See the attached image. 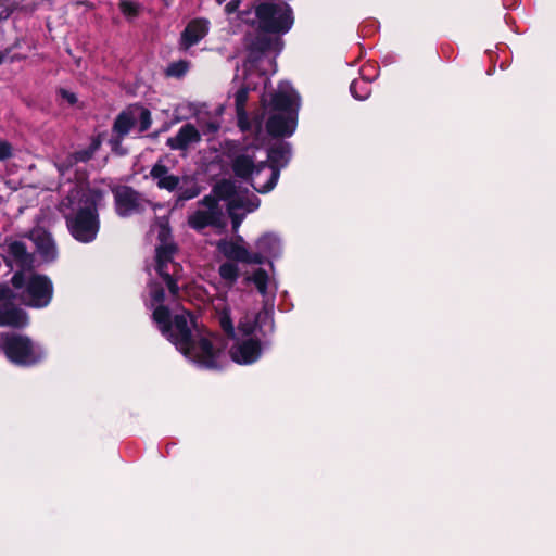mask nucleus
<instances>
[{
  "instance_id": "1",
  "label": "nucleus",
  "mask_w": 556,
  "mask_h": 556,
  "mask_svg": "<svg viewBox=\"0 0 556 556\" xmlns=\"http://www.w3.org/2000/svg\"><path fill=\"white\" fill-rule=\"evenodd\" d=\"M148 287L151 306H155L152 321L160 333L180 353H188L192 343V328H197V317L187 309L173 315L170 308L164 304L166 294L162 285L150 281Z\"/></svg>"
},
{
  "instance_id": "2",
  "label": "nucleus",
  "mask_w": 556,
  "mask_h": 556,
  "mask_svg": "<svg viewBox=\"0 0 556 556\" xmlns=\"http://www.w3.org/2000/svg\"><path fill=\"white\" fill-rule=\"evenodd\" d=\"M102 198L101 190H89L80 200L81 206L73 215L65 217L70 233L75 240L89 243L97 238L100 229L98 204Z\"/></svg>"
},
{
  "instance_id": "3",
  "label": "nucleus",
  "mask_w": 556,
  "mask_h": 556,
  "mask_svg": "<svg viewBox=\"0 0 556 556\" xmlns=\"http://www.w3.org/2000/svg\"><path fill=\"white\" fill-rule=\"evenodd\" d=\"M2 352L12 364L18 367H34L47 357L43 346L28 336L2 332Z\"/></svg>"
},
{
  "instance_id": "4",
  "label": "nucleus",
  "mask_w": 556,
  "mask_h": 556,
  "mask_svg": "<svg viewBox=\"0 0 556 556\" xmlns=\"http://www.w3.org/2000/svg\"><path fill=\"white\" fill-rule=\"evenodd\" d=\"M14 289H24L21 301L33 308L47 307L53 298V283L42 274L33 273L28 278L22 270H17L11 278Z\"/></svg>"
},
{
  "instance_id": "5",
  "label": "nucleus",
  "mask_w": 556,
  "mask_h": 556,
  "mask_svg": "<svg viewBox=\"0 0 556 556\" xmlns=\"http://www.w3.org/2000/svg\"><path fill=\"white\" fill-rule=\"evenodd\" d=\"M258 30L265 34L285 35L294 24L293 9L283 1H262L254 8Z\"/></svg>"
},
{
  "instance_id": "6",
  "label": "nucleus",
  "mask_w": 556,
  "mask_h": 556,
  "mask_svg": "<svg viewBox=\"0 0 556 556\" xmlns=\"http://www.w3.org/2000/svg\"><path fill=\"white\" fill-rule=\"evenodd\" d=\"M177 252L178 245L175 242L159 244L155 248V271L163 279L174 298L179 295V286L175 273L180 265L174 262Z\"/></svg>"
},
{
  "instance_id": "7",
  "label": "nucleus",
  "mask_w": 556,
  "mask_h": 556,
  "mask_svg": "<svg viewBox=\"0 0 556 556\" xmlns=\"http://www.w3.org/2000/svg\"><path fill=\"white\" fill-rule=\"evenodd\" d=\"M268 167L270 168V177L262 185L257 186L251 182L253 189L262 194L270 192L276 186L280 177V172L285 168L291 159V144L286 141H279L267 150Z\"/></svg>"
},
{
  "instance_id": "8",
  "label": "nucleus",
  "mask_w": 556,
  "mask_h": 556,
  "mask_svg": "<svg viewBox=\"0 0 556 556\" xmlns=\"http://www.w3.org/2000/svg\"><path fill=\"white\" fill-rule=\"evenodd\" d=\"M187 358H190L201 368L204 369H219L218 355L219 351L216 350L212 341L206 337H201L198 341L192 336L191 348L188 353H181Z\"/></svg>"
},
{
  "instance_id": "9",
  "label": "nucleus",
  "mask_w": 556,
  "mask_h": 556,
  "mask_svg": "<svg viewBox=\"0 0 556 556\" xmlns=\"http://www.w3.org/2000/svg\"><path fill=\"white\" fill-rule=\"evenodd\" d=\"M14 298L12 289L2 283V327L22 330L29 325V316L25 309L11 302Z\"/></svg>"
},
{
  "instance_id": "10",
  "label": "nucleus",
  "mask_w": 556,
  "mask_h": 556,
  "mask_svg": "<svg viewBox=\"0 0 556 556\" xmlns=\"http://www.w3.org/2000/svg\"><path fill=\"white\" fill-rule=\"evenodd\" d=\"M298 126V112L271 113L266 121V131L273 138L291 137Z\"/></svg>"
},
{
  "instance_id": "11",
  "label": "nucleus",
  "mask_w": 556,
  "mask_h": 556,
  "mask_svg": "<svg viewBox=\"0 0 556 556\" xmlns=\"http://www.w3.org/2000/svg\"><path fill=\"white\" fill-rule=\"evenodd\" d=\"M115 211L121 217H128L140 210V193L130 186H121L113 190Z\"/></svg>"
},
{
  "instance_id": "12",
  "label": "nucleus",
  "mask_w": 556,
  "mask_h": 556,
  "mask_svg": "<svg viewBox=\"0 0 556 556\" xmlns=\"http://www.w3.org/2000/svg\"><path fill=\"white\" fill-rule=\"evenodd\" d=\"M261 355L262 344L261 341L255 338L242 340L230 349L231 359L240 365L253 364Z\"/></svg>"
},
{
  "instance_id": "13",
  "label": "nucleus",
  "mask_w": 556,
  "mask_h": 556,
  "mask_svg": "<svg viewBox=\"0 0 556 556\" xmlns=\"http://www.w3.org/2000/svg\"><path fill=\"white\" fill-rule=\"evenodd\" d=\"M29 239L34 242L37 253L47 262H53L58 257V251L52 235L42 227H35L29 231Z\"/></svg>"
},
{
  "instance_id": "14",
  "label": "nucleus",
  "mask_w": 556,
  "mask_h": 556,
  "mask_svg": "<svg viewBox=\"0 0 556 556\" xmlns=\"http://www.w3.org/2000/svg\"><path fill=\"white\" fill-rule=\"evenodd\" d=\"M208 29L210 22L206 18L191 20L180 35L179 48L186 51L198 45L207 35Z\"/></svg>"
},
{
  "instance_id": "15",
  "label": "nucleus",
  "mask_w": 556,
  "mask_h": 556,
  "mask_svg": "<svg viewBox=\"0 0 556 556\" xmlns=\"http://www.w3.org/2000/svg\"><path fill=\"white\" fill-rule=\"evenodd\" d=\"M2 261L12 269L14 261L20 268L18 270L30 269L33 267V257L27 252L26 244L22 241H13L9 244L8 256L2 255Z\"/></svg>"
},
{
  "instance_id": "16",
  "label": "nucleus",
  "mask_w": 556,
  "mask_h": 556,
  "mask_svg": "<svg viewBox=\"0 0 556 556\" xmlns=\"http://www.w3.org/2000/svg\"><path fill=\"white\" fill-rule=\"evenodd\" d=\"M201 141V134L197 129V127L187 123L182 125L175 137H169L166 141V144L172 150H186L192 143H198Z\"/></svg>"
},
{
  "instance_id": "17",
  "label": "nucleus",
  "mask_w": 556,
  "mask_h": 556,
  "mask_svg": "<svg viewBox=\"0 0 556 556\" xmlns=\"http://www.w3.org/2000/svg\"><path fill=\"white\" fill-rule=\"evenodd\" d=\"M150 177L156 180V186L160 189H164L169 192L176 191L180 185V178L176 175L169 174L168 167L161 161L156 162L152 166Z\"/></svg>"
},
{
  "instance_id": "18",
  "label": "nucleus",
  "mask_w": 556,
  "mask_h": 556,
  "mask_svg": "<svg viewBox=\"0 0 556 556\" xmlns=\"http://www.w3.org/2000/svg\"><path fill=\"white\" fill-rule=\"evenodd\" d=\"M268 35L265 33L258 34L247 45L250 62L257 63L266 52L273 49L275 43L279 42V39L274 40Z\"/></svg>"
},
{
  "instance_id": "19",
  "label": "nucleus",
  "mask_w": 556,
  "mask_h": 556,
  "mask_svg": "<svg viewBox=\"0 0 556 556\" xmlns=\"http://www.w3.org/2000/svg\"><path fill=\"white\" fill-rule=\"evenodd\" d=\"M136 125V115H134L131 104L123 110L114 119L112 131L115 135V144H119Z\"/></svg>"
},
{
  "instance_id": "20",
  "label": "nucleus",
  "mask_w": 556,
  "mask_h": 556,
  "mask_svg": "<svg viewBox=\"0 0 556 556\" xmlns=\"http://www.w3.org/2000/svg\"><path fill=\"white\" fill-rule=\"evenodd\" d=\"M227 156L231 159V169L237 178L249 181L255 173V162L253 156L248 154L232 155L229 151Z\"/></svg>"
},
{
  "instance_id": "21",
  "label": "nucleus",
  "mask_w": 556,
  "mask_h": 556,
  "mask_svg": "<svg viewBox=\"0 0 556 556\" xmlns=\"http://www.w3.org/2000/svg\"><path fill=\"white\" fill-rule=\"evenodd\" d=\"M102 144V134H98L91 138L90 144L81 150H77L66 156L63 165L66 168L73 167L78 163H87L91 159H93L96 152L100 149Z\"/></svg>"
},
{
  "instance_id": "22",
  "label": "nucleus",
  "mask_w": 556,
  "mask_h": 556,
  "mask_svg": "<svg viewBox=\"0 0 556 556\" xmlns=\"http://www.w3.org/2000/svg\"><path fill=\"white\" fill-rule=\"evenodd\" d=\"M217 249L228 261L244 263L248 257V249L238 241L219 240Z\"/></svg>"
},
{
  "instance_id": "23",
  "label": "nucleus",
  "mask_w": 556,
  "mask_h": 556,
  "mask_svg": "<svg viewBox=\"0 0 556 556\" xmlns=\"http://www.w3.org/2000/svg\"><path fill=\"white\" fill-rule=\"evenodd\" d=\"M220 215L222 212H206L198 210L188 218V225L192 229L201 231L208 226H217Z\"/></svg>"
},
{
  "instance_id": "24",
  "label": "nucleus",
  "mask_w": 556,
  "mask_h": 556,
  "mask_svg": "<svg viewBox=\"0 0 556 556\" xmlns=\"http://www.w3.org/2000/svg\"><path fill=\"white\" fill-rule=\"evenodd\" d=\"M254 321L257 328V331L266 337L271 334L275 330V321H274V307L269 306L267 303L263 305V307L257 312L254 316Z\"/></svg>"
},
{
  "instance_id": "25",
  "label": "nucleus",
  "mask_w": 556,
  "mask_h": 556,
  "mask_svg": "<svg viewBox=\"0 0 556 556\" xmlns=\"http://www.w3.org/2000/svg\"><path fill=\"white\" fill-rule=\"evenodd\" d=\"M271 113H290L298 112L292 96L282 90L275 91L270 97Z\"/></svg>"
},
{
  "instance_id": "26",
  "label": "nucleus",
  "mask_w": 556,
  "mask_h": 556,
  "mask_svg": "<svg viewBox=\"0 0 556 556\" xmlns=\"http://www.w3.org/2000/svg\"><path fill=\"white\" fill-rule=\"evenodd\" d=\"M255 247L267 256H276L280 251V240L274 233H264L256 240Z\"/></svg>"
},
{
  "instance_id": "27",
  "label": "nucleus",
  "mask_w": 556,
  "mask_h": 556,
  "mask_svg": "<svg viewBox=\"0 0 556 556\" xmlns=\"http://www.w3.org/2000/svg\"><path fill=\"white\" fill-rule=\"evenodd\" d=\"M212 193L216 195L218 201L229 202L237 198V187L232 180L223 178L213 186Z\"/></svg>"
},
{
  "instance_id": "28",
  "label": "nucleus",
  "mask_w": 556,
  "mask_h": 556,
  "mask_svg": "<svg viewBox=\"0 0 556 556\" xmlns=\"http://www.w3.org/2000/svg\"><path fill=\"white\" fill-rule=\"evenodd\" d=\"M218 275L229 287H232L240 276V269L237 262L227 261L220 264L218 267Z\"/></svg>"
},
{
  "instance_id": "29",
  "label": "nucleus",
  "mask_w": 556,
  "mask_h": 556,
  "mask_svg": "<svg viewBox=\"0 0 556 556\" xmlns=\"http://www.w3.org/2000/svg\"><path fill=\"white\" fill-rule=\"evenodd\" d=\"M350 92L358 101L368 99L371 93L370 81L364 77L354 79L350 85Z\"/></svg>"
},
{
  "instance_id": "30",
  "label": "nucleus",
  "mask_w": 556,
  "mask_h": 556,
  "mask_svg": "<svg viewBox=\"0 0 556 556\" xmlns=\"http://www.w3.org/2000/svg\"><path fill=\"white\" fill-rule=\"evenodd\" d=\"M131 106L134 115H136V122H139V132L147 131L152 125L151 111L141 103H134Z\"/></svg>"
},
{
  "instance_id": "31",
  "label": "nucleus",
  "mask_w": 556,
  "mask_h": 556,
  "mask_svg": "<svg viewBox=\"0 0 556 556\" xmlns=\"http://www.w3.org/2000/svg\"><path fill=\"white\" fill-rule=\"evenodd\" d=\"M268 280H269V276H268L267 271L262 267L254 270V273L251 276H247L244 278V281L247 283L253 282L255 285L257 291L262 295H265L267 293Z\"/></svg>"
},
{
  "instance_id": "32",
  "label": "nucleus",
  "mask_w": 556,
  "mask_h": 556,
  "mask_svg": "<svg viewBox=\"0 0 556 556\" xmlns=\"http://www.w3.org/2000/svg\"><path fill=\"white\" fill-rule=\"evenodd\" d=\"M260 205V199L254 197L253 199H243L237 197L228 202V208H244L247 212H254Z\"/></svg>"
},
{
  "instance_id": "33",
  "label": "nucleus",
  "mask_w": 556,
  "mask_h": 556,
  "mask_svg": "<svg viewBox=\"0 0 556 556\" xmlns=\"http://www.w3.org/2000/svg\"><path fill=\"white\" fill-rule=\"evenodd\" d=\"M177 191V201L178 202H185L191 199L197 198L200 192L201 188L195 181H191V185L189 187L180 186L178 187Z\"/></svg>"
},
{
  "instance_id": "34",
  "label": "nucleus",
  "mask_w": 556,
  "mask_h": 556,
  "mask_svg": "<svg viewBox=\"0 0 556 556\" xmlns=\"http://www.w3.org/2000/svg\"><path fill=\"white\" fill-rule=\"evenodd\" d=\"M190 62L186 60H178L170 63L166 68V75L169 77L180 78L185 76L189 70Z\"/></svg>"
},
{
  "instance_id": "35",
  "label": "nucleus",
  "mask_w": 556,
  "mask_h": 556,
  "mask_svg": "<svg viewBox=\"0 0 556 556\" xmlns=\"http://www.w3.org/2000/svg\"><path fill=\"white\" fill-rule=\"evenodd\" d=\"M122 14L128 18H135L140 13V4L138 2L122 0L118 4Z\"/></svg>"
},
{
  "instance_id": "36",
  "label": "nucleus",
  "mask_w": 556,
  "mask_h": 556,
  "mask_svg": "<svg viewBox=\"0 0 556 556\" xmlns=\"http://www.w3.org/2000/svg\"><path fill=\"white\" fill-rule=\"evenodd\" d=\"M249 92H250V87L247 85H242L235 93L236 111L240 110L241 115H243V110H245V104L249 99Z\"/></svg>"
},
{
  "instance_id": "37",
  "label": "nucleus",
  "mask_w": 556,
  "mask_h": 556,
  "mask_svg": "<svg viewBox=\"0 0 556 556\" xmlns=\"http://www.w3.org/2000/svg\"><path fill=\"white\" fill-rule=\"evenodd\" d=\"M199 204L207 207L206 212H220L218 199L214 193L204 195L202 200H200Z\"/></svg>"
},
{
  "instance_id": "38",
  "label": "nucleus",
  "mask_w": 556,
  "mask_h": 556,
  "mask_svg": "<svg viewBox=\"0 0 556 556\" xmlns=\"http://www.w3.org/2000/svg\"><path fill=\"white\" fill-rule=\"evenodd\" d=\"M267 255L260 250H256V252L251 253L248 251V257L244 260V264H256L262 265L266 262Z\"/></svg>"
},
{
  "instance_id": "39",
  "label": "nucleus",
  "mask_w": 556,
  "mask_h": 556,
  "mask_svg": "<svg viewBox=\"0 0 556 556\" xmlns=\"http://www.w3.org/2000/svg\"><path fill=\"white\" fill-rule=\"evenodd\" d=\"M239 331L243 336H252L255 331H257L254 319L253 320H241L238 326Z\"/></svg>"
},
{
  "instance_id": "40",
  "label": "nucleus",
  "mask_w": 556,
  "mask_h": 556,
  "mask_svg": "<svg viewBox=\"0 0 556 556\" xmlns=\"http://www.w3.org/2000/svg\"><path fill=\"white\" fill-rule=\"evenodd\" d=\"M220 327L227 336L232 337L235 334V327L229 314H224L220 317Z\"/></svg>"
},
{
  "instance_id": "41",
  "label": "nucleus",
  "mask_w": 556,
  "mask_h": 556,
  "mask_svg": "<svg viewBox=\"0 0 556 556\" xmlns=\"http://www.w3.org/2000/svg\"><path fill=\"white\" fill-rule=\"evenodd\" d=\"M236 210H237V208H228V207H227V211H228L229 217H230V219H231V226H232V229H233L235 231L240 227L241 223H242V222H243V219H244V215H243V214H238V213H236V212H235Z\"/></svg>"
},
{
  "instance_id": "42",
  "label": "nucleus",
  "mask_w": 556,
  "mask_h": 556,
  "mask_svg": "<svg viewBox=\"0 0 556 556\" xmlns=\"http://www.w3.org/2000/svg\"><path fill=\"white\" fill-rule=\"evenodd\" d=\"M58 92L70 105H75L78 101L77 96L67 89L60 88Z\"/></svg>"
},
{
  "instance_id": "43",
  "label": "nucleus",
  "mask_w": 556,
  "mask_h": 556,
  "mask_svg": "<svg viewBox=\"0 0 556 556\" xmlns=\"http://www.w3.org/2000/svg\"><path fill=\"white\" fill-rule=\"evenodd\" d=\"M237 119H238V126L241 130H249L250 129V122L248 118L247 110H243V115H241L240 110L236 111Z\"/></svg>"
},
{
  "instance_id": "44",
  "label": "nucleus",
  "mask_w": 556,
  "mask_h": 556,
  "mask_svg": "<svg viewBox=\"0 0 556 556\" xmlns=\"http://www.w3.org/2000/svg\"><path fill=\"white\" fill-rule=\"evenodd\" d=\"M12 146L8 141H2V165L8 166L7 162L13 156Z\"/></svg>"
},
{
  "instance_id": "45",
  "label": "nucleus",
  "mask_w": 556,
  "mask_h": 556,
  "mask_svg": "<svg viewBox=\"0 0 556 556\" xmlns=\"http://www.w3.org/2000/svg\"><path fill=\"white\" fill-rule=\"evenodd\" d=\"M170 229L167 226H162L159 233L157 239L160 244L169 243Z\"/></svg>"
},
{
  "instance_id": "46",
  "label": "nucleus",
  "mask_w": 556,
  "mask_h": 556,
  "mask_svg": "<svg viewBox=\"0 0 556 556\" xmlns=\"http://www.w3.org/2000/svg\"><path fill=\"white\" fill-rule=\"evenodd\" d=\"M114 140H115V135L113 134V137L109 141V143L111 144L112 151L118 155L127 154V150L122 147L123 141H119V144L116 146Z\"/></svg>"
},
{
  "instance_id": "47",
  "label": "nucleus",
  "mask_w": 556,
  "mask_h": 556,
  "mask_svg": "<svg viewBox=\"0 0 556 556\" xmlns=\"http://www.w3.org/2000/svg\"><path fill=\"white\" fill-rule=\"evenodd\" d=\"M240 3H241V0H230L226 5H225V12L227 14H232L235 12L238 11L239 7H240Z\"/></svg>"
},
{
  "instance_id": "48",
  "label": "nucleus",
  "mask_w": 556,
  "mask_h": 556,
  "mask_svg": "<svg viewBox=\"0 0 556 556\" xmlns=\"http://www.w3.org/2000/svg\"><path fill=\"white\" fill-rule=\"evenodd\" d=\"M268 167V160L267 161H261L258 163H255V173H253V177H258L261 173Z\"/></svg>"
},
{
  "instance_id": "49",
  "label": "nucleus",
  "mask_w": 556,
  "mask_h": 556,
  "mask_svg": "<svg viewBox=\"0 0 556 556\" xmlns=\"http://www.w3.org/2000/svg\"><path fill=\"white\" fill-rule=\"evenodd\" d=\"M15 56L16 55L11 54L10 49H5L4 51H2V55H1L2 63L7 62L8 60H10V62H12L15 59Z\"/></svg>"
},
{
  "instance_id": "50",
  "label": "nucleus",
  "mask_w": 556,
  "mask_h": 556,
  "mask_svg": "<svg viewBox=\"0 0 556 556\" xmlns=\"http://www.w3.org/2000/svg\"><path fill=\"white\" fill-rule=\"evenodd\" d=\"M208 127H210V129H211V130H213V131H217V130H218V125H215V124H213V123H211V124L208 125Z\"/></svg>"
},
{
  "instance_id": "51",
  "label": "nucleus",
  "mask_w": 556,
  "mask_h": 556,
  "mask_svg": "<svg viewBox=\"0 0 556 556\" xmlns=\"http://www.w3.org/2000/svg\"><path fill=\"white\" fill-rule=\"evenodd\" d=\"M216 1H217V3L220 4V3L225 2L226 0H216Z\"/></svg>"
},
{
  "instance_id": "52",
  "label": "nucleus",
  "mask_w": 556,
  "mask_h": 556,
  "mask_svg": "<svg viewBox=\"0 0 556 556\" xmlns=\"http://www.w3.org/2000/svg\"><path fill=\"white\" fill-rule=\"evenodd\" d=\"M238 241L243 242L242 237H238Z\"/></svg>"
}]
</instances>
